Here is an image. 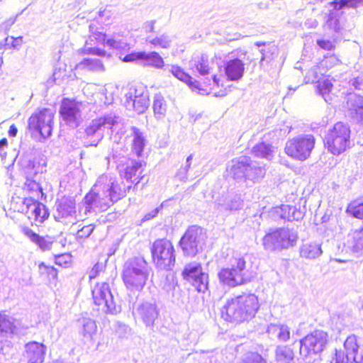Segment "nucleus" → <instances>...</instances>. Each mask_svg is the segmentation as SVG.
Listing matches in <instances>:
<instances>
[{"mask_svg": "<svg viewBox=\"0 0 363 363\" xmlns=\"http://www.w3.org/2000/svg\"><path fill=\"white\" fill-rule=\"evenodd\" d=\"M260 307L254 294L243 293L228 298L220 309V317L225 322L235 325L253 319Z\"/></svg>", "mask_w": 363, "mask_h": 363, "instance_id": "1", "label": "nucleus"}, {"mask_svg": "<svg viewBox=\"0 0 363 363\" xmlns=\"http://www.w3.org/2000/svg\"><path fill=\"white\" fill-rule=\"evenodd\" d=\"M170 72L177 79L185 83L191 91L200 94L208 95L215 89H223V77L220 74L213 75L211 78L199 77L194 79L183 67L177 65L171 66Z\"/></svg>", "mask_w": 363, "mask_h": 363, "instance_id": "2", "label": "nucleus"}, {"mask_svg": "<svg viewBox=\"0 0 363 363\" xmlns=\"http://www.w3.org/2000/svg\"><path fill=\"white\" fill-rule=\"evenodd\" d=\"M324 148L331 155L339 156L352 146L351 130L342 122L335 123L330 128L323 140Z\"/></svg>", "mask_w": 363, "mask_h": 363, "instance_id": "3", "label": "nucleus"}, {"mask_svg": "<svg viewBox=\"0 0 363 363\" xmlns=\"http://www.w3.org/2000/svg\"><path fill=\"white\" fill-rule=\"evenodd\" d=\"M54 111L49 108H40L33 112L28 118L26 130L29 135L38 140L52 135L54 124Z\"/></svg>", "mask_w": 363, "mask_h": 363, "instance_id": "4", "label": "nucleus"}, {"mask_svg": "<svg viewBox=\"0 0 363 363\" xmlns=\"http://www.w3.org/2000/svg\"><path fill=\"white\" fill-rule=\"evenodd\" d=\"M152 262L155 266L164 271H169L176 262L175 248L173 242L166 238L156 239L150 247Z\"/></svg>", "mask_w": 363, "mask_h": 363, "instance_id": "5", "label": "nucleus"}, {"mask_svg": "<svg viewBox=\"0 0 363 363\" xmlns=\"http://www.w3.org/2000/svg\"><path fill=\"white\" fill-rule=\"evenodd\" d=\"M246 261L242 256H234L230 262V266L223 267L218 273L220 284L230 288L242 286L248 282L245 276Z\"/></svg>", "mask_w": 363, "mask_h": 363, "instance_id": "6", "label": "nucleus"}, {"mask_svg": "<svg viewBox=\"0 0 363 363\" xmlns=\"http://www.w3.org/2000/svg\"><path fill=\"white\" fill-rule=\"evenodd\" d=\"M146 165L145 161L130 159L122 164L119 175L130 184L129 186H132V190L144 189L150 181L149 175L145 170Z\"/></svg>", "mask_w": 363, "mask_h": 363, "instance_id": "7", "label": "nucleus"}, {"mask_svg": "<svg viewBox=\"0 0 363 363\" xmlns=\"http://www.w3.org/2000/svg\"><path fill=\"white\" fill-rule=\"evenodd\" d=\"M126 288L130 291H140L148 279L147 262L143 259L135 258L127 264L122 274Z\"/></svg>", "mask_w": 363, "mask_h": 363, "instance_id": "8", "label": "nucleus"}, {"mask_svg": "<svg viewBox=\"0 0 363 363\" xmlns=\"http://www.w3.org/2000/svg\"><path fill=\"white\" fill-rule=\"evenodd\" d=\"M9 211L10 213H23L36 224H42L50 216L48 208L40 201H34L28 199V203H20L19 198L11 199Z\"/></svg>", "mask_w": 363, "mask_h": 363, "instance_id": "9", "label": "nucleus"}, {"mask_svg": "<svg viewBox=\"0 0 363 363\" xmlns=\"http://www.w3.org/2000/svg\"><path fill=\"white\" fill-rule=\"evenodd\" d=\"M314 145L315 138L313 135H301L287 141L285 152L291 158L303 161L310 156Z\"/></svg>", "mask_w": 363, "mask_h": 363, "instance_id": "10", "label": "nucleus"}, {"mask_svg": "<svg viewBox=\"0 0 363 363\" xmlns=\"http://www.w3.org/2000/svg\"><path fill=\"white\" fill-rule=\"evenodd\" d=\"M224 72L225 75L222 73H216L213 75H221L223 77V89H215L210 92L209 94H213L216 96L225 95L228 91V86L227 82L228 81L238 82L244 76L245 73V64L244 62L238 59L235 58L229 60L224 64Z\"/></svg>", "mask_w": 363, "mask_h": 363, "instance_id": "11", "label": "nucleus"}, {"mask_svg": "<svg viewBox=\"0 0 363 363\" xmlns=\"http://www.w3.org/2000/svg\"><path fill=\"white\" fill-rule=\"evenodd\" d=\"M182 277L198 292L205 293L208 289V275L204 272L201 263H190L185 266Z\"/></svg>", "mask_w": 363, "mask_h": 363, "instance_id": "12", "label": "nucleus"}, {"mask_svg": "<svg viewBox=\"0 0 363 363\" xmlns=\"http://www.w3.org/2000/svg\"><path fill=\"white\" fill-rule=\"evenodd\" d=\"M328 333L315 330L300 341V351L306 356H312L322 352L328 342Z\"/></svg>", "mask_w": 363, "mask_h": 363, "instance_id": "13", "label": "nucleus"}, {"mask_svg": "<svg viewBox=\"0 0 363 363\" xmlns=\"http://www.w3.org/2000/svg\"><path fill=\"white\" fill-rule=\"evenodd\" d=\"M94 303L106 313H113L116 311L113 296L106 282L97 283L91 291Z\"/></svg>", "mask_w": 363, "mask_h": 363, "instance_id": "14", "label": "nucleus"}, {"mask_svg": "<svg viewBox=\"0 0 363 363\" xmlns=\"http://www.w3.org/2000/svg\"><path fill=\"white\" fill-rule=\"evenodd\" d=\"M294 241L289 230L278 228L264 236L262 245L266 250H277L292 246Z\"/></svg>", "mask_w": 363, "mask_h": 363, "instance_id": "15", "label": "nucleus"}, {"mask_svg": "<svg viewBox=\"0 0 363 363\" xmlns=\"http://www.w3.org/2000/svg\"><path fill=\"white\" fill-rule=\"evenodd\" d=\"M202 233V228L196 225L189 227L185 231L179 245L186 256L192 257L198 252V246Z\"/></svg>", "mask_w": 363, "mask_h": 363, "instance_id": "16", "label": "nucleus"}, {"mask_svg": "<svg viewBox=\"0 0 363 363\" xmlns=\"http://www.w3.org/2000/svg\"><path fill=\"white\" fill-rule=\"evenodd\" d=\"M230 170L235 178L242 174L246 179H251L254 182L264 178L266 173L263 167H250L249 159L246 161H235Z\"/></svg>", "mask_w": 363, "mask_h": 363, "instance_id": "17", "label": "nucleus"}, {"mask_svg": "<svg viewBox=\"0 0 363 363\" xmlns=\"http://www.w3.org/2000/svg\"><path fill=\"white\" fill-rule=\"evenodd\" d=\"M150 106L149 93L146 87L142 84L134 86L133 98L130 96L127 100V107L131 108L137 114L146 111Z\"/></svg>", "mask_w": 363, "mask_h": 363, "instance_id": "18", "label": "nucleus"}, {"mask_svg": "<svg viewBox=\"0 0 363 363\" xmlns=\"http://www.w3.org/2000/svg\"><path fill=\"white\" fill-rule=\"evenodd\" d=\"M81 103L74 99H62L60 108V116L67 124H77L81 116Z\"/></svg>", "mask_w": 363, "mask_h": 363, "instance_id": "19", "label": "nucleus"}, {"mask_svg": "<svg viewBox=\"0 0 363 363\" xmlns=\"http://www.w3.org/2000/svg\"><path fill=\"white\" fill-rule=\"evenodd\" d=\"M23 356L27 363H43L47 347L37 341H30L25 345Z\"/></svg>", "mask_w": 363, "mask_h": 363, "instance_id": "20", "label": "nucleus"}, {"mask_svg": "<svg viewBox=\"0 0 363 363\" xmlns=\"http://www.w3.org/2000/svg\"><path fill=\"white\" fill-rule=\"evenodd\" d=\"M76 215V202L74 197L63 195L56 201V220H62Z\"/></svg>", "mask_w": 363, "mask_h": 363, "instance_id": "21", "label": "nucleus"}, {"mask_svg": "<svg viewBox=\"0 0 363 363\" xmlns=\"http://www.w3.org/2000/svg\"><path fill=\"white\" fill-rule=\"evenodd\" d=\"M84 203L86 207V212L98 211L104 212L110 208L106 195L101 196L99 193L91 189L84 197Z\"/></svg>", "mask_w": 363, "mask_h": 363, "instance_id": "22", "label": "nucleus"}, {"mask_svg": "<svg viewBox=\"0 0 363 363\" xmlns=\"http://www.w3.org/2000/svg\"><path fill=\"white\" fill-rule=\"evenodd\" d=\"M21 189L24 197L22 201L20 200V203H28V199L36 201L46 199L40 184L33 179L27 178Z\"/></svg>", "mask_w": 363, "mask_h": 363, "instance_id": "23", "label": "nucleus"}, {"mask_svg": "<svg viewBox=\"0 0 363 363\" xmlns=\"http://www.w3.org/2000/svg\"><path fill=\"white\" fill-rule=\"evenodd\" d=\"M131 189V186H125L122 183H119L118 182L111 183L107 191V194H106L109 206H112L118 201L125 197L127 193Z\"/></svg>", "mask_w": 363, "mask_h": 363, "instance_id": "24", "label": "nucleus"}, {"mask_svg": "<svg viewBox=\"0 0 363 363\" xmlns=\"http://www.w3.org/2000/svg\"><path fill=\"white\" fill-rule=\"evenodd\" d=\"M23 234L28 237L30 241L35 243L43 251L49 250L51 248L52 241L48 236H41L33 232L29 228H25L23 230Z\"/></svg>", "mask_w": 363, "mask_h": 363, "instance_id": "25", "label": "nucleus"}, {"mask_svg": "<svg viewBox=\"0 0 363 363\" xmlns=\"http://www.w3.org/2000/svg\"><path fill=\"white\" fill-rule=\"evenodd\" d=\"M138 313L147 325L154 324L159 315V312L155 306L152 304H143L140 306Z\"/></svg>", "mask_w": 363, "mask_h": 363, "instance_id": "26", "label": "nucleus"}, {"mask_svg": "<svg viewBox=\"0 0 363 363\" xmlns=\"http://www.w3.org/2000/svg\"><path fill=\"white\" fill-rule=\"evenodd\" d=\"M89 44L96 46L108 45L110 48H115L117 45V41L113 38H108L105 33L96 31L89 35Z\"/></svg>", "mask_w": 363, "mask_h": 363, "instance_id": "27", "label": "nucleus"}, {"mask_svg": "<svg viewBox=\"0 0 363 363\" xmlns=\"http://www.w3.org/2000/svg\"><path fill=\"white\" fill-rule=\"evenodd\" d=\"M38 273L40 278L49 284L57 280L58 277V270L44 262L38 263Z\"/></svg>", "mask_w": 363, "mask_h": 363, "instance_id": "28", "label": "nucleus"}, {"mask_svg": "<svg viewBox=\"0 0 363 363\" xmlns=\"http://www.w3.org/2000/svg\"><path fill=\"white\" fill-rule=\"evenodd\" d=\"M140 61H143L145 66L153 67L157 69H161L164 66L163 58L157 52L147 53L140 51Z\"/></svg>", "mask_w": 363, "mask_h": 363, "instance_id": "29", "label": "nucleus"}, {"mask_svg": "<svg viewBox=\"0 0 363 363\" xmlns=\"http://www.w3.org/2000/svg\"><path fill=\"white\" fill-rule=\"evenodd\" d=\"M348 247L353 252H363V226L349 235Z\"/></svg>", "mask_w": 363, "mask_h": 363, "instance_id": "30", "label": "nucleus"}, {"mask_svg": "<svg viewBox=\"0 0 363 363\" xmlns=\"http://www.w3.org/2000/svg\"><path fill=\"white\" fill-rule=\"evenodd\" d=\"M133 139L131 145L132 152L138 157H141L145 146V139L143 133L136 127H132Z\"/></svg>", "mask_w": 363, "mask_h": 363, "instance_id": "31", "label": "nucleus"}, {"mask_svg": "<svg viewBox=\"0 0 363 363\" xmlns=\"http://www.w3.org/2000/svg\"><path fill=\"white\" fill-rule=\"evenodd\" d=\"M212 59L207 54H201L194 62V67L200 74V77H206L211 72Z\"/></svg>", "mask_w": 363, "mask_h": 363, "instance_id": "32", "label": "nucleus"}, {"mask_svg": "<svg viewBox=\"0 0 363 363\" xmlns=\"http://www.w3.org/2000/svg\"><path fill=\"white\" fill-rule=\"evenodd\" d=\"M294 357L293 349L288 345L278 346L276 349L275 361L277 363H291Z\"/></svg>", "mask_w": 363, "mask_h": 363, "instance_id": "33", "label": "nucleus"}, {"mask_svg": "<svg viewBox=\"0 0 363 363\" xmlns=\"http://www.w3.org/2000/svg\"><path fill=\"white\" fill-rule=\"evenodd\" d=\"M346 213L354 218L363 220V196L350 201Z\"/></svg>", "mask_w": 363, "mask_h": 363, "instance_id": "34", "label": "nucleus"}, {"mask_svg": "<svg viewBox=\"0 0 363 363\" xmlns=\"http://www.w3.org/2000/svg\"><path fill=\"white\" fill-rule=\"evenodd\" d=\"M75 68L89 71H101L104 69V65L101 60L90 58L84 59L76 65Z\"/></svg>", "mask_w": 363, "mask_h": 363, "instance_id": "35", "label": "nucleus"}, {"mask_svg": "<svg viewBox=\"0 0 363 363\" xmlns=\"http://www.w3.org/2000/svg\"><path fill=\"white\" fill-rule=\"evenodd\" d=\"M106 124L111 125L113 122L109 117H99L92 121L91 123L86 128L85 132L87 135H94Z\"/></svg>", "mask_w": 363, "mask_h": 363, "instance_id": "36", "label": "nucleus"}, {"mask_svg": "<svg viewBox=\"0 0 363 363\" xmlns=\"http://www.w3.org/2000/svg\"><path fill=\"white\" fill-rule=\"evenodd\" d=\"M300 253L303 258L315 259L321 254V249L316 244H306L302 246Z\"/></svg>", "mask_w": 363, "mask_h": 363, "instance_id": "37", "label": "nucleus"}, {"mask_svg": "<svg viewBox=\"0 0 363 363\" xmlns=\"http://www.w3.org/2000/svg\"><path fill=\"white\" fill-rule=\"evenodd\" d=\"M152 109L155 115L160 118L164 116L167 111V105L163 96L160 93L154 96Z\"/></svg>", "mask_w": 363, "mask_h": 363, "instance_id": "38", "label": "nucleus"}, {"mask_svg": "<svg viewBox=\"0 0 363 363\" xmlns=\"http://www.w3.org/2000/svg\"><path fill=\"white\" fill-rule=\"evenodd\" d=\"M252 153L256 157L268 158L272 154V150L269 145L261 142L252 147Z\"/></svg>", "mask_w": 363, "mask_h": 363, "instance_id": "39", "label": "nucleus"}, {"mask_svg": "<svg viewBox=\"0 0 363 363\" xmlns=\"http://www.w3.org/2000/svg\"><path fill=\"white\" fill-rule=\"evenodd\" d=\"M272 329L277 333V337L279 341L285 342L290 339V328L286 325L277 324L273 325Z\"/></svg>", "mask_w": 363, "mask_h": 363, "instance_id": "40", "label": "nucleus"}, {"mask_svg": "<svg viewBox=\"0 0 363 363\" xmlns=\"http://www.w3.org/2000/svg\"><path fill=\"white\" fill-rule=\"evenodd\" d=\"M55 264L60 267L68 268L73 263L72 256L70 253H62L54 255Z\"/></svg>", "mask_w": 363, "mask_h": 363, "instance_id": "41", "label": "nucleus"}, {"mask_svg": "<svg viewBox=\"0 0 363 363\" xmlns=\"http://www.w3.org/2000/svg\"><path fill=\"white\" fill-rule=\"evenodd\" d=\"M333 87V84L329 79H324L322 80L318 81L317 84V90L319 94L325 97L326 95H328L332 89Z\"/></svg>", "mask_w": 363, "mask_h": 363, "instance_id": "42", "label": "nucleus"}, {"mask_svg": "<svg viewBox=\"0 0 363 363\" xmlns=\"http://www.w3.org/2000/svg\"><path fill=\"white\" fill-rule=\"evenodd\" d=\"M15 326L11 319L4 315L0 313V333H12Z\"/></svg>", "mask_w": 363, "mask_h": 363, "instance_id": "43", "label": "nucleus"}, {"mask_svg": "<svg viewBox=\"0 0 363 363\" xmlns=\"http://www.w3.org/2000/svg\"><path fill=\"white\" fill-rule=\"evenodd\" d=\"M148 43L154 48H167L169 45V40L167 35H162L150 39Z\"/></svg>", "mask_w": 363, "mask_h": 363, "instance_id": "44", "label": "nucleus"}, {"mask_svg": "<svg viewBox=\"0 0 363 363\" xmlns=\"http://www.w3.org/2000/svg\"><path fill=\"white\" fill-rule=\"evenodd\" d=\"M344 347L348 352H351L354 354V360H356V354L359 348L357 337L355 335H350L347 337L344 342Z\"/></svg>", "mask_w": 363, "mask_h": 363, "instance_id": "45", "label": "nucleus"}, {"mask_svg": "<svg viewBox=\"0 0 363 363\" xmlns=\"http://www.w3.org/2000/svg\"><path fill=\"white\" fill-rule=\"evenodd\" d=\"M354 116L363 123V97H358L352 106Z\"/></svg>", "mask_w": 363, "mask_h": 363, "instance_id": "46", "label": "nucleus"}, {"mask_svg": "<svg viewBox=\"0 0 363 363\" xmlns=\"http://www.w3.org/2000/svg\"><path fill=\"white\" fill-rule=\"evenodd\" d=\"M95 229V225L89 224L83 226L76 233V239L78 240H84L89 237Z\"/></svg>", "mask_w": 363, "mask_h": 363, "instance_id": "47", "label": "nucleus"}, {"mask_svg": "<svg viewBox=\"0 0 363 363\" xmlns=\"http://www.w3.org/2000/svg\"><path fill=\"white\" fill-rule=\"evenodd\" d=\"M96 322L90 318L84 320L82 328V333L84 336L91 335L96 331Z\"/></svg>", "mask_w": 363, "mask_h": 363, "instance_id": "48", "label": "nucleus"}, {"mask_svg": "<svg viewBox=\"0 0 363 363\" xmlns=\"http://www.w3.org/2000/svg\"><path fill=\"white\" fill-rule=\"evenodd\" d=\"M105 265L103 263L97 262L91 269L89 274V281L99 277V275L104 271Z\"/></svg>", "mask_w": 363, "mask_h": 363, "instance_id": "49", "label": "nucleus"}, {"mask_svg": "<svg viewBox=\"0 0 363 363\" xmlns=\"http://www.w3.org/2000/svg\"><path fill=\"white\" fill-rule=\"evenodd\" d=\"M6 45H10L11 48L13 49H18L23 45V40L22 36H19L17 38L7 37L6 38Z\"/></svg>", "mask_w": 363, "mask_h": 363, "instance_id": "50", "label": "nucleus"}, {"mask_svg": "<svg viewBox=\"0 0 363 363\" xmlns=\"http://www.w3.org/2000/svg\"><path fill=\"white\" fill-rule=\"evenodd\" d=\"M318 45L325 50H333L335 48L334 43L330 40L320 39L317 40Z\"/></svg>", "mask_w": 363, "mask_h": 363, "instance_id": "51", "label": "nucleus"}, {"mask_svg": "<svg viewBox=\"0 0 363 363\" xmlns=\"http://www.w3.org/2000/svg\"><path fill=\"white\" fill-rule=\"evenodd\" d=\"M140 52H132L130 53L127 54L122 59L124 62H133L138 60H140Z\"/></svg>", "mask_w": 363, "mask_h": 363, "instance_id": "52", "label": "nucleus"}, {"mask_svg": "<svg viewBox=\"0 0 363 363\" xmlns=\"http://www.w3.org/2000/svg\"><path fill=\"white\" fill-rule=\"evenodd\" d=\"M86 53L95 55L101 57L106 55V51L99 48H89L86 50Z\"/></svg>", "mask_w": 363, "mask_h": 363, "instance_id": "53", "label": "nucleus"}, {"mask_svg": "<svg viewBox=\"0 0 363 363\" xmlns=\"http://www.w3.org/2000/svg\"><path fill=\"white\" fill-rule=\"evenodd\" d=\"M346 8H357L363 6V0H345Z\"/></svg>", "mask_w": 363, "mask_h": 363, "instance_id": "54", "label": "nucleus"}, {"mask_svg": "<svg viewBox=\"0 0 363 363\" xmlns=\"http://www.w3.org/2000/svg\"><path fill=\"white\" fill-rule=\"evenodd\" d=\"M334 10L338 11L346 7L345 0H333L330 3Z\"/></svg>", "mask_w": 363, "mask_h": 363, "instance_id": "55", "label": "nucleus"}, {"mask_svg": "<svg viewBox=\"0 0 363 363\" xmlns=\"http://www.w3.org/2000/svg\"><path fill=\"white\" fill-rule=\"evenodd\" d=\"M18 130L14 124H12L9 130V135L11 137H16L17 134Z\"/></svg>", "mask_w": 363, "mask_h": 363, "instance_id": "56", "label": "nucleus"}, {"mask_svg": "<svg viewBox=\"0 0 363 363\" xmlns=\"http://www.w3.org/2000/svg\"><path fill=\"white\" fill-rule=\"evenodd\" d=\"M299 216H301V213L300 211L295 212L294 211L291 216H288V219L298 220Z\"/></svg>", "mask_w": 363, "mask_h": 363, "instance_id": "57", "label": "nucleus"}, {"mask_svg": "<svg viewBox=\"0 0 363 363\" xmlns=\"http://www.w3.org/2000/svg\"><path fill=\"white\" fill-rule=\"evenodd\" d=\"M8 146V140L4 138L0 140V151H1L5 147Z\"/></svg>", "mask_w": 363, "mask_h": 363, "instance_id": "58", "label": "nucleus"}, {"mask_svg": "<svg viewBox=\"0 0 363 363\" xmlns=\"http://www.w3.org/2000/svg\"><path fill=\"white\" fill-rule=\"evenodd\" d=\"M5 347L6 345L2 342H0V357L6 354V352H4Z\"/></svg>", "mask_w": 363, "mask_h": 363, "instance_id": "59", "label": "nucleus"}, {"mask_svg": "<svg viewBox=\"0 0 363 363\" xmlns=\"http://www.w3.org/2000/svg\"><path fill=\"white\" fill-rule=\"evenodd\" d=\"M294 208V207H292V206H289V205H282V206H281V208H282L283 210H285V211H286V210H288L289 211H291L292 208Z\"/></svg>", "mask_w": 363, "mask_h": 363, "instance_id": "60", "label": "nucleus"}, {"mask_svg": "<svg viewBox=\"0 0 363 363\" xmlns=\"http://www.w3.org/2000/svg\"><path fill=\"white\" fill-rule=\"evenodd\" d=\"M35 164H36V162H30V163H29V164H28L27 167H28V169L34 168V167H35Z\"/></svg>", "mask_w": 363, "mask_h": 363, "instance_id": "61", "label": "nucleus"}, {"mask_svg": "<svg viewBox=\"0 0 363 363\" xmlns=\"http://www.w3.org/2000/svg\"><path fill=\"white\" fill-rule=\"evenodd\" d=\"M332 363H347V362H344L343 360L339 359L337 357H335L334 362H332Z\"/></svg>", "mask_w": 363, "mask_h": 363, "instance_id": "62", "label": "nucleus"}, {"mask_svg": "<svg viewBox=\"0 0 363 363\" xmlns=\"http://www.w3.org/2000/svg\"><path fill=\"white\" fill-rule=\"evenodd\" d=\"M153 30H154V26H153L152 23H151V25H150V30L153 31Z\"/></svg>", "mask_w": 363, "mask_h": 363, "instance_id": "63", "label": "nucleus"}, {"mask_svg": "<svg viewBox=\"0 0 363 363\" xmlns=\"http://www.w3.org/2000/svg\"><path fill=\"white\" fill-rule=\"evenodd\" d=\"M265 57H265L264 55H263L261 60H264L265 59Z\"/></svg>", "mask_w": 363, "mask_h": 363, "instance_id": "64", "label": "nucleus"}]
</instances>
